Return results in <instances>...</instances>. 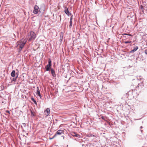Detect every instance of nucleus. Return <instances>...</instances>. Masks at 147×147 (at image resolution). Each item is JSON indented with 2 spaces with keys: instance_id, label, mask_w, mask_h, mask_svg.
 <instances>
[{
  "instance_id": "obj_6",
  "label": "nucleus",
  "mask_w": 147,
  "mask_h": 147,
  "mask_svg": "<svg viewBox=\"0 0 147 147\" xmlns=\"http://www.w3.org/2000/svg\"><path fill=\"white\" fill-rule=\"evenodd\" d=\"M36 94L40 98H41V96L40 92V91L38 87H37L36 88Z\"/></svg>"
},
{
  "instance_id": "obj_19",
  "label": "nucleus",
  "mask_w": 147,
  "mask_h": 147,
  "mask_svg": "<svg viewBox=\"0 0 147 147\" xmlns=\"http://www.w3.org/2000/svg\"><path fill=\"white\" fill-rule=\"evenodd\" d=\"M123 35H129L130 36H132V35L130 34H127L126 33H125L123 34Z\"/></svg>"
},
{
  "instance_id": "obj_13",
  "label": "nucleus",
  "mask_w": 147,
  "mask_h": 147,
  "mask_svg": "<svg viewBox=\"0 0 147 147\" xmlns=\"http://www.w3.org/2000/svg\"><path fill=\"white\" fill-rule=\"evenodd\" d=\"M31 115L33 116H34L35 115V113L34 111H32L31 109L30 110Z\"/></svg>"
},
{
  "instance_id": "obj_22",
  "label": "nucleus",
  "mask_w": 147,
  "mask_h": 147,
  "mask_svg": "<svg viewBox=\"0 0 147 147\" xmlns=\"http://www.w3.org/2000/svg\"><path fill=\"white\" fill-rule=\"evenodd\" d=\"M6 112V113H10L9 111H7Z\"/></svg>"
},
{
  "instance_id": "obj_2",
  "label": "nucleus",
  "mask_w": 147,
  "mask_h": 147,
  "mask_svg": "<svg viewBox=\"0 0 147 147\" xmlns=\"http://www.w3.org/2000/svg\"><path fill=\"white\" fill-rule=\"evenodd\" d=\"M29 37L30 38L28 39V40L31 41L35 39L36 37V35L33 31H31L30 32Z\"/></svg>"
},
{
  "instance_id": "obj_23",
  "label": "nucleus",
  "mask_w": 147,
  "mask_h": 147,
  "mask_svg": "<svg viewBox=\"0 0 147 147\" xmlns=\"http://www.w3.org/2000/svg\"><path fill=\"white\" fill-rule=\"evenodd\" d=\"M72 17H71V18H70V21H72Z\"/></svg>"
},
{
  "instance_id": "obj_17",
  "label": "nucleus",
  "mask_w": 147,
  "mask_h": 147,
  "mask_svg": "<svg viewBox=\"0 0 147 147\" xmlns=\"http://www.w3.org/2000/svg\"><path fill=\"white\" fill-rule=\"evenodd\" d=\"M87 136H90V137H95L96 136L94 135H92V134H90L89 135H87Z\"/></svg>"
},
{
  "instance_id": "obj_12",
  "label": "nucleus",
  "mask_w": 147,
  "mask_h": 147,
  "mask_svg": "<svg viewBox=\"0 0 147 147\" xmlns=\"http://www.w3.org/2000/svg\"><path fill=\"white\" fill-rule=\"evenodd\" d=\"M65 13L68 16L70 14V13L69 12L67 8L65 9Z\"/></svg>"
},
{
  "instance_id": "obj_21",
  "label": "nucleus",
  "mask_w": 147,
  "mask_h": 147,
  "mask_svg": "<svg viewBox=\"0 0 147 147\" xmlns=\"http://www.w3.org/2000/svg\"><path fill=\"white\" fill-rule=\"evenodd\" d=\"M101 118L103 119H104V120H105V118L103 116H102L101 117Z\"/></svg>"
},
{
  "instance_id": "obj_8",
  "label": "nucleus",
  "mask_w": 147,
  "mask_h": 147,
  "mask_svg": "<svg viewBox=\"0 0 147 147\" xmlns=\"http://www.w3.org/2000/svg\"><path fill=\"white\" fill-rule=\"evenodd\" d=\"M71 134L72 136H76L78 138H80V135L77 134L76 133L74 132H72Z\"/></svg>"
},
{
  "instance_id": "obj_5",
  "label": "nucleus",
  "mask_w": 147,
  "mask_h": 147,
  "mask_svg": "<svg viewBox=\"0 0 147 147\" xmlns=\"http://www.w3.org/2000/svg\"><path fill=\"white\" fill-rule=\"evenodd\" d=\"M38 9V6L37 5H35L34 7V10L33 11V13L35 14H37L38 13V12L39 11V10Z\"/></svg>"
},
{
  "instance_id": "obj_9",
  "label": "nucleus",
  "mask_w": 147,
  "mask_h": 147,
  "mask_svg": "<svg viewBox=\"0 0 147 147\" xmlns=\"http://www.w3.org/2000/svg\"><path fill=\"white\" fill-rule=\"evenodd\" d=\"M138 48L137 46H136L135 47H134V49L133 50H132L131 51V53L134 52L136 51L138 49Z\"/></svg>"
},
{
  "instance_id": "obj_10",
  "label": "nucleus",
  "mask_w": 147,
  "mask_h": 147,
  "mask_svg": "<svg viewBox=\"0 0 147 147\" xmlns=\"http://www.w3.org/2000/svg\"><path fill=\"white\" fill-rule=\"evenodd\" d=\"M51 73L52 75V76L53 77H55L56 75H55V71H54V70L53 69H51Z\"/></svg>"
},
{
  "instance_id": "obj_14",
  "label": "nucleus",
  "mask_w": 147,
  "mask_h": 147,
  "mask_svg": "<svg viewBox=\"0 0 147 147\" xmlns=\"http://www.w3.org/2000/svg\"><path fill=\"white\" fill-rule=\"evenodd\" d=\"M31 100L34 102V103L36 105H37V103L36 101L34 99V98L32 97L31 98Z\"/></svg>"
},
{
  "instance_id": "obj_16",
  "label": "nucleus",
  "mask_w": 147,
  "mask_h": 147,
  "mask_svg": "<svg viewBox=\"0 0 147 147\" xmlns=\"http://www.w3.org/2000/svg\"><path fill=\"white\" fill-rule=\"evenodd\" d=\"M17 77H18V76H16V78H12V79L11 80L12 81H13L14 82H15Z\"/></svg>"
},
{
  "instance_id": "obj_18",
  "label": "nucleus",
  "mask_w": 147,
  "mask_h": 147,
  "mask_svg": "<svg viewBox=\"0 0 147 147\" xmlns=\"http://www.w3.org/2000/svg\"><path fill=\"white\" fill-rule=\"evenodd\" d=\"M72 26V21H70L69 27H71Z\"/></svg>"
},
{
  "instance_id": "obj_11",
  "label": "nucleus",
  "mask_w": 147,
  "mask_h": 147,
  "mask_svg": "<svg viewBox=\"0 0 147 147\" xmlns=\"http://www.w3.org/2000/svg\"><path fill=\"white\" fill-rule=\"evenodd\" d=\"M16 71L15 70H13L11 73V76L12 77H14L15 76Z\"/></svg>"
},
{
  "instance_id": "obj_15",
  "label": "nucleus",
  "mask_w": 147,
  "mask_h": 147,
  "mask_svg": "<svg viewBox=\"0 0 147 147\" xmlns=\"http://www.w3.org/2000/svg\"><path fill=\"white\" fill-rule=\"evenodd\" d=\"M132 42L131 41H127L124 42V43L125 44H127L128 43H131Z\"/></svg>"
},
{
  "instance_id": "obj_7",
  "label": "nucleus",
  "mask_w": 147,
  "mask_h": 147,
  "mask_svg": "<svg viewBox=\"0 0 147 147\" xmlns=\"http://www.w3.org/2000/svg\"><path fill=\"white\" fill-rule=\"evenodd\" d=\"M45 112H46V113H45V114L46 115V116H48L50 114V109L49 108H47L46 111H45Z\"/></svg>"
},
{
  "instance_id": "obj_1",
  "label": "nucleus",
  "mask_w": 147,
  "mask_h": 147,
  "mask_svg": "<svg viewBox=\"0 0 147 147\" xmlns=\"http://www.w3.org/2000/svg\"><path fill=\"white\" fill-rule=\"evenodd\" d=\"M23 39L19 41L17 43V47H19V51H21L25 44L26 42L27 39L25 38L23 41Z\"/></svg>"
},
{
  "instance_id": "obj_3",
  "label": "nucleus",
  "mask_w": 147,
  "mask_h": 147,
  "mask_svg": "<svg viewBox=\"0 0 147 147\" xmlns=\"http://www.w3.org/2000/svg\"><path fill=\"white\" fill-rule=\"evenodd\" d=\"M51 63L50 59H49L48 64L45 67V69L47 71H49L51 67Z\"/></svg>"
},
{
  "instance_id": "obj_24",
  "label": "nucleus",
  "mask_w": 147,
  "mask_h": 147,
  "mask_svg": "<svg viewBox=\"0 0 147 147\" xmlns=\"http://www.w3.org/2000/svg\"><path fill=\"white\" fill-rule=\"evenodd\" d=\"M24 124V125H26L25 123Z\"/></svg>"
},
{
  "instance_id": "obj_4",
  "label": "nucleus",
  "mask_w": 147,
  "mask_h": 147,
  "mask_svg": "<svg viewBox=\"0 0 147 147\" xmlns=\"http://www.w3.org/2000/svg\"><path fill=\"white\" fill-rule=\"evenodd\" d=\"M64 131L62 130H59L57 131L55 134L54 135L53 138H52L53 139L57 135H61L63 133Z\"/></svg>"
},
{
  "instance_id": "obj_20",
  "label": "nucleus",
  "mask_w": 147,
  "mask_h": 147,
  "mask_svg": "<svg viewBox=\"0 0 147 147\" xmlns=\"http://www.w3.org/2000/svg\"><path fill=\"white\" fill-rule=\"evenodd\" d=\"M145 53L147 55V49H146L144 51Z\"/></svg>"
}]
</instances>
